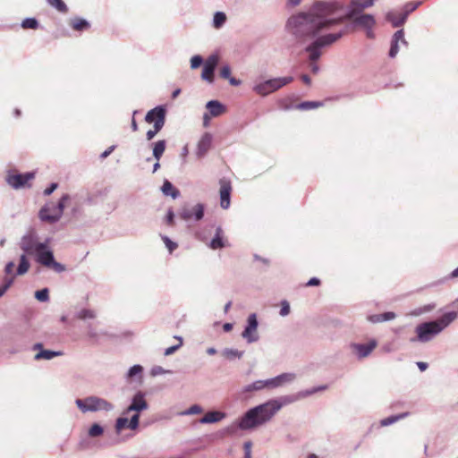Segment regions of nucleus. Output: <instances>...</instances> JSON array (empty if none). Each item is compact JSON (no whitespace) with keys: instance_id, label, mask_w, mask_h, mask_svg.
<instances>
[{"instance_id":"1","label":"nucleus","mask_w":458,"mask_h":458,"mask_svg":"<svg viewBox=\"0 0 458 458\" xmlns=\"http://www.w3.org/2000/svg\"><path fill=\"white\" fill-rule=\"evenodd\" d=\"M344 5L337 1L316 2L308 12H301L288 19V27L299 38H307L330 30L345 21L363 29L374 27L376 20L372 14L344 13Z\"/></svg>"},{"instance_id":"2","label":"nucleus","mask_w":458,"mask_h":458,"mask_svg":"<svg viewBox=\"0 0 458 458\" xmlns=\"http://www.w3.org/2000/svg\"><path fill=\"white\" fill-rule=\"evenodd\" d=\"M327 388L326 385L298 392L296 394L282 395L249 409L237 421V428L250 430L268 423L276 414L288 404L307 398Z\"/></svg>"},{"instance_id":"3","label":"nucleus","mask_w":458,"mask_h":458,"mask_svg":"<svg viewBox=\"0 0 458 458\" xmlns=\"http://www.w3.org/2000/svg\"><path fill=\"white\" fill-rule=\"evenodd\" d=\"M285 30L287 32L296 40L299 44H306L310 42L305 48L304 51L308 54V60L310 61V68L313 73H318L319 71L318 65L316 62L322 55V48L331 46L332 44L338 41L344 35L346 34V28H341L335 32L329 33H320L316 36L309 37L307 38H299L294 34L292 33L290 28L288 27V21L285 24Z\"/></svg>"},{"instance_id":"4","label":"nucleus","mask_w":458,"mask_h":458,"mask_svg":"<svg viewBox=\"0 0 458 458\" xmlns=\"http://www.w3.org/2000/svg\"><path fill=\"white\" fill-rule=\"evenodd\" d=\"M148 409V403L146 400V394L142 391H137L131 399V403L123 411V416L115 421V430L121 432L124 428L135 430L140 425V412Z\"/></svg>"},{"instance_id":"5","label":"nucleus","mask_w":458,"mask_h":458,"mask_svg":"<svg viewBox=\"0 0 458 458\" xmlns=\"http://www.w3.org/2000/svg\"><path fill=\"white\" fill-rule=\"evenodd\" d=\"M457 318L455 311H449L443 314L436 320L422 322L415 327L416 336L411 342L422 344L432 341L437 335L443 332Z\"/></svg>"},{"instance_id":"6","label":"nucleus","mask_w":458,"mask_h":458,"mask_svg":"<svg viewBox=\"0 0 458 458\" xmlns=\"http://www.w3.org/2000/svg\"><path fill=\"white\" fill-rule=\"evenodd\" d=\"M49 242L50 239H47L38 245V250L34 253L36 261L47 268L53 269L56 273H63L66 270V267L55 259L54 251L49 247Z\"/></svg>"},{"instance_id":"7","label":"nucleus","mask_w":458,"mask_h":458,"mask_svg":"<svg viewBox=\"0 0 458 458\" xmlns=\"http://www.w3.org/2000/svg\"><path fill=\"white\" fill-rule=\"evenodd\" d=\"M293 81L292 76L277 77L257 82L252 87V90L261 97H266Z\"/></svg>"},{"instance_id":"8","label":"nucleus","mask_w":458,"mask_h":458,"mask_svg":"<svg viewBox=\"0 0 458 458\" xmlns=\"http://www.w3.org/2000/svg\"><path fill=\"white\" fill-rule=\"evenodd\" d=\"M165 114H166V109L164 106H157L147 113V114L145 116V121L148 123H152V122H153L152 116L153 115L156 114L157 116V121H155V123L153 126L154 129L148 131L146 133V137H147L148 140H151L157 135V133L158 131H160L161 129L164 127L165 122Z\"/></svg>"},{"instance_id":"9","label":"nucleus","mask_w":458,"mask_h":458,"mask_svg":"<svg viewBox=\"0 0 458 458\" xmlns=\"http://www.w3.org/2000/svg\"><path fill=\"white\" fill-rule=\"evenodd\" d=\"M70 199L68 194H64L62 198L59 199V202L55 207V213L48 214L51 211V207L49 204H46L43 206L39 212L38 217L41 221L47 222L50 224H55L60 220L63 216L64 210L65 208V202Z\"/></svg>"},{"instance_id":"10","label":"nucleus","mask_w":458,"mask_h":458,"mask_svg":"<svg viewBox=\"0 0 458 458\" xmlns=\"http://www.w3.org/2000/svg\"><path fill=\"white\" fill-rule=\"evenodd\" d=\"M420 4V1L407 3L403 7V13H400L399 20H395V13L394 12H388L386 14V20L391 22L392 25L395 28L401 27L405 23L409 14L415 11Z\"/></svg>"},{"instance_id":"11","label":"nucleus","mask_w":458,"mask_h":458,"mask_svg":"<svg viewBox=\"0 0 458 458\" xmlns=\"http://www.w3.org/2000/svg\"><path fill=\"white\" fill-rule=\"evenodd\" d=\"M259 322L257 318V315L252 313L249 315L247 318V324L244 327V330L242 333V337L247 341L248 344H252L257 342L259 339V335L258 333Z\"/></svg>"},{"instance_id":"12","label":"nucleus","mask_w":458,"mask_h":458,"mask_svg":"<svg viewBox=\"0 0 458 458\" xmlns=\"http://www.w3.org/2000/svg\"><path fill=\"white\" fill-rule=\"evenodd\" d=\"M205 206L198 203L192 207L184 206L182 208L179 216L184 221H200L204 216Z\"/></svg>"},{"instance_id":"13","label":"nucleus","mask_w":458,"mask_h":458,"mask_svg":"<svg viewBox=\"0 0 458 458\" xmlns=\"http://www.w3.org/2000/svg\"><path fill=\"white\" fill-rule=\"evenodd\" d=\"M219 64V56L216 54L210 55L203 63L201 79L208 83L214 82V72Z\"/></svg>"},{"instance_id":"14","label":"nucleus","mask_w":458,"mask_h":458,"mask_svg":"<svg viewBox=\"0 0 458 458\" xmlns=\"http://www.w3.org/2000/svg\"><path fill=\"white\" fill-rule=\"evenodd\" d=\"M35 176L34 173L28 172L25 174H8L6 177V182L13 189L19 190L24 188L28 182L33 179Z\"/></svg>"},{"instance_id":"15","label":"nucleus","mask_w":458,"mask_h":458,"mask_svg":"<svg viewBox=\"0 0 458 458\" xmlns=\"http://www.w3.org/2000/svg\"><path fill=\"white\" fill-rule=\"evenodd\" d=\"M377 345V340L371 339L368 344H352L351 348L359 359H364L370 355Z\"/></svg>"},{"instance_id":"16","label":"nucleus","mask_w":458,"mask_h":458,"mask_svg":"<svg viewBox=\"0 0 458 458\" xmlns=\"http://www.w3.org/2000/svg\"><path fill=\"white\" fill-rule=\"evenodd\" d=\"M36 238L31 234L23 235L20 241L19 246L25 255H32L38 250V245L40 244Z\"/></svg>"},{"instance_id":"17","label":"nucleus","mask_w":458,"mask_h":458,"mask_svg":"<svg viewBox=\"0 0 458 458\" xmlns=\"http://www.w3.org/2000/svg\"><path fill=\"white\" fill-rule=\"evenodd\" d=\"M231 183L225 180L220 181V206L223 209H227L231 203Z\"/></svg>"},{"instance_id":"18","label":"nucleus","mask_w":458,"mask_h":458,"mask_svg":"<svg viewBox=\"0 0 458 458\" xmlns=\"http://www.w3.org/2000/svg\"><path fill=\"white\" fill-rule=\"evenodd\" d=\"M212 135L209 132H205L197 145L196 156L198 158L204 157L208 152L212 144Z\"/></svg>"},{"instance_id":"19","label":"nucleus","mask_w":458,"mask_h":458,"mask_svg":"<svg viewBox=\"0 0 458 458\" xmlns=\"http://www.w3.org/2000/svg\"><path fill=\"white\" fill-rule=\"evenodd\" d=\"M374 1L375 0H351L348 11H344V13H351V16H353V14H360L363 10L372 6L374 4Z\"/></svg>"},{"instance_id":"20","label":"nucleus","mask_w":458,"mask_h":458,"mask_svg":"<svg viewBox=\"0 0 458 458\" xmlns=\"http://www.w3.org/2000/svg\"><path fill=\"white\" fill-rule=\"evenodd\" d=\"M227 246V240L225 237L224 230L221 226H217L216 228V233L210 242L208 243V247L212 250L223 249Z\"/></svg>"},{"instance_id":"21","label":"nucleus","mask_w":458,"mask_h":458,"mask_svg":"<svg viewBox=\"0 0 458 458\" xmlns=\"http://www.w3.org/2000/svg\"><path fill=\"white\" fill-rule=\"evenodd\" d=\"M402 42L403 44L404 45H407V42L404 38V31L403 30H397L393 38H392V40H391V47H390V50H389V56L390 57H394L398 51H399V42Z\"/></svg>"},{"instance_id":"22","label":"nucleus","mask_w":458,"mask_h":458,"mask_svg":"<svg viewBox=\"0 0 458 458\" xmlns=\"http://www.w3.org/2000/svg\"><path fill=\"white\" fill-rule=\"evenodd\" d=\"M69 26L75 31L82 32L89 30L90 23L84 18L72 17L68 21Z\"/></svg>"},{"instance_id":"23","label":"nucleus","mask_w":458,"mask_h":458,"mask_svg":"<svg viewBox=\"0 0 458 458\" xmlns=\"http://www.w3.org/2000/svg\"><path fill=\"white\" fill-rule=\"evenodd\" d=\"M93 412L100 411H111L114 409V404L104 398L93 395Z\"/></svg>"},{"instance_id":"24","label":"nucleus","mask_w":458,"mask_h":458,"mask_svg":"<svg viewBox=\"0 0 458 458\" xmlns=\"http://www.w3.org/2000/svg\"><path fill=\"white\" fill-rule=\"evenodd\" d=\"M206 107L211 116L216 117L225 112V106L218 100H210L206 104Z\"/></svg>"},{"instance_id":"25","label":"nucleus","mask_w":458,"mask_h":458,"mask_svg":"<svg viewBox=\"0 0 458 458\" xmlns=\"http://www.w3.org/2000/svg\"><path fill=\"white\" fill-rule=\"evenodd\" d=\"M226 417V414L222 411H213L205 414L200 420L201 424L216 423Z\"/></svg>"},{"instance_id":"26","label":"nucleus","mask_w":458,"mask_h":458,"mask_svg":"<svg viewBox=\"0 0 458 458\" xmlns=\"http://www.w3.org/2000/svg\"><path fill=\"white\" fill-rule=\"evenodd\" d=\"M142 374H143V367L141 365L136 364L128 369V371L125 375V378L127 381H131V382L136 381V380L140 381L142 378Z\"/></svg>"},{"instance_id":"27","label":"nucleus","mask_w":458,"mask_h":458,"mask_svg":"<svg viewBox=\"0 0 458 458\" xmlns=\"http://www.w3.org/2000/svg\"><path fill=\"white\" fill-rule=\"evenodd\" d=\"M409 415H410V412H408V411L402 412V413H399L396 415H391L389 417L380 420L378 422V427L391 426V425L400 421L401 420L407 418Z\"/></svg>"},{"instance_id":"28","label":"nucleus","mask_w":458,"mask_h":458,"mask_svg":"<svg viewBox=\"0 0 458 458\" xmlns=\"http://www.w3.org/2000/svg\"><path fill=\"white\" fill-rule=\"evenodd\" d=\"M75 403L81 412H83V413H86L89 411L93 412V404H94L93 395L88 396L83 399L78 398L75 400Z\"/></svg>"},{"instance_id":"29","label":"nucleus","mask_w":458,"mask_h":458,"mask_svg":"<svg viewBox=\"0 0 458 458\" xmlns=\"http://www.w3.org/2000/svg\"><path fill=\"white\" fill-rule=\"evenodd\" d=\"M262 390H265L264 388V382H263V379H259V380H256L250 384H248L246 386H244L242 390H241V393L242 394H252L254 392H259V391H262Z\"/></svg>"},{"instance_id":"30","label":"nucleus","mask_w":458,"mask_h":458,"mask_svg":"<svg viewBox=\"0 0 458 458\" xmlns=\"http://www.w3.org/2000/svg\"><path fill=\"white\" fill-rule=\"evenodd\" d=\"M162 193L165 196H171L174 199L180 196V191L177 190L171 182L165 180L161 187Z\"/></svg>"},{"instance_id":"31","label":"nucleus","mask_w":458,"mask_h":458,"mask_svg":"<svg viewBox=\"0 0 458 458\" xmlns=\"http://www.w3.org/2000/svg\"><path fill=\"white\" fill-rule=\"evenodd\" d=\"M244 354L243 351H239L233 348H225L221 352V355L225 357L226 360L232 361L235 360H241Z\"/></svg>"},{"instance_id":"32","label":"nucleus","mask_w":458,"mask_h":458,"mask_svg":"<svg viewBox=\"0 0 458 458\" xmlns=\"http://www.w3.org/2000/svg\"><path fill=\"white\" fill-rule=\"evenodd\" d=\"M63 354L62 352H56L52 350H41L35 356V360H50L55 357L61 356Z\"/></svg>"},{"instance_id":"33","label":"nucleus","mask_w":458,"mask_h":458,"mask_svg":"<svg viewBox=\"0 0 458 458\" xmlns=\"http://www.w3.org/2000/svg\"><path fill=\"white\" fill-rule=\"evenodd\" d=\"M166 147V142L164 140H158L153 145V157L157 161H160Z\"/></svg>"},{"instance_id":"34","label":"nucleus","mask_w":458,"mask_h":458,"mask_svg":"<svg viewBox=\"0 0 458 458\" xmlns=\"http://www.w3.org/2000/svg\"><path fill=\"white\" fill-rule=\"evenodd\" d=\"M227 17L224 12H216L213 16L212 25L216 30L221 29L226 22Z\"/></svg>"},{"instance_id":"35","label":"nucleus","mask_w":458,"mask_h":458,"mask_svg":"<svg viewBox=\"0 0 458 458\" xmlns=\"http://www.w3.org/2000/svg\"><path fill=\"white\" fill-rule=\"evenodd\" d=\"M276 377L280 387L292 384L296 379V374L293 372L282 373Z\"/></svg>"},{"instance_id":"36","label":"nucleus","mask_w":458,"mask_h":458,"mask_svg":"<svg viewBox=\"0 0 458 458\" xmlns=\"http://www.w3.org/2000/svg\"><path fill=\"white\" fill-rule=\"evenodd\" d=\"M30 262L25 254H21L20 257V262L16 270L17 276H22L26 274L30 269Z\"/></svg>"},{"instance_id":"37","label":"nucleus","mask_w":458,"mask_h":458,"mask_svg":"<svg viewBox=\"0 0 458 458\" xmlns=\"http://www.w3.org/2000/svg\"><path fill=\"white\" fill-rule=\"evenodd\" d=\"M75 317L83 321L90 320L96 318V312L93 310L81 309L76 312Z\"/></svg>"},{"instance_id":"38","label":"nucleus","mask_w":458,"mask_h":458,"mask_svg":"<svg viewBox=\"0 0 458 458\" xmlns=\"http://www.w3.org/2000/svg\"><path fill=\"white\" fill-rule=\"evenodd\" d=\"M47 3L54 8H55L58 12L66 13L68 12V7L63 0H47Z\"/></svg>"},{"instance_id":"39","label":"nucleus","mask_w":458,"mask_h":458,"mask_svg":"<svg viewBox=\"0 0 458 458\" xmlns=\"http://www.w3.org/2000/svg\"><path fill=\"white\" fill-rule=\"evenodd\" d=\"M321 106H322V103L318 102V101H304V102L300 103L297 106V108L300 110H310V109H314V108L319 107Z\"/></svg>"},{"instance_id":"40","label":"nucleus","mask_w":458,"mask_h":458,"mask_svg":"<svg viewBox=\"0 0 458 458\" xmlns=\"http://www.w3.org/2000/svg\"><path fill=\"white\" fill-rule=\"evenodd\" d=\"M86 332L87 336L94 341H97L99 338V335H102V333L97 331L96 327L91 323L87 325Z\"/></svg>"},{"instance_id":"41","label":"nucleus","mask_w":458,"mask_h":458,"mask_svg":"<svg viewBox=\"0 0 458 458\" xmlns=\"http://www.w3.org/2000/svg\"><path fill=\"white\" fill-rule=\"evenodd\" d=\"M202 411H203V409L201 408V406H199L198 404H193L189 409L182 411L179 412L178 414L181 416L194 415V414H199Z\"/></svg>"},{"instance_id":"42","label":"nucleus","mask_w":458,"mask_h":458,"mask_svg":"<svg viewBox=\"0 0 458 458\" xmlns=\"http://www.w3.org/2000/svg\"><path fill=\"white\" fill-rule=\"evenodd\" d=\"M23 29L36 30L38 27V21L35 18H26L21 22Z\"/></svg>"},{"instance_id":"43","label":"nucleus","mask_w":458,"mask_h":458,"mask_svg":"<svg viewBox=\"0 0 458 458\" xmlns=\"http://www.w3.org/2000/svg\"><path fill=\"white\" fill-rule=\"evenodd\" d=\"M264 388L267 390H272L280 387L278 384L277 377L263 379Z\"/></svg>"},{"instance_id":"44","label":"nucleus","mask_w":458,"mask_h":458,"mask_svg":"<svg viewBox=\"0 0 458 458\" xmlns=\"http://www.w3.org/2000/svg\"><path fill=\"white\" fill-rule=\"evenodd\" d=\"M35 298L42 302H46L49 300V291L47 288H43L35 292Z\"/></svg>"},{"instance_id":"45","label":"nucleus","mask_w":458,"mask_h":458,"mask_svg":"<svg viewBox=\"0 0 458 458\" xmlns=\"http://www.w3.org/2000/svg\"><path fill=\"white\" fill-rule=\"evenodd\" d=\"M3 285L0 286V298L6 293L14 282L13 276L4 277Z\"/></svg>"},{"instance_id":"46","label":"nucleus","mask_w":458,"mask_h":458,"mask_svg":"<svg viewBox=\"0 0 458 458\" xmlns=\"http://www.w3.org/2000/svg\"><path fill=\"white\" fill-rule=\"evenodd\" d=\"M103 428L98 423H94L89 429V435L92 437H98L103 434Z\"/></svg>"},{"instance_id":"47","label":"nucleus","mask_w":458,"mask_h":458,"mask_svg":"<svg viewBox=\"0 0 458 458\" xmlns=\"http://www.w3.org/2000/svg\"><path fill=\"white\" fill-rule=\"evenodd\" d=\"M161 238L170 253L178 247L177 243L173 242L169 237L162 235Z\"/></svg>"},{"instance_id":"48","label":"nucleus","mask_w":458,"mask_h":458,"mask_svg":"<svg viewBox=\"0 0 458 458\" xmlns=\"http://www.w3.org/2000/svg\"><path fill=\"white\" fill-rule=\"evenodd\" d=\"M204 63L203 58L199 55H195L191 56L190 60L191 68L192 70L199 68Z\"/></svg>"},{"instance_id":"49","label":"nucleus","mask_w":458,"mask_h":458,"mask_svg":"<svg viewBox=\"0 0 458 458\" xmlns=\"http://www.w3.org/2000/svg\"><path fill=\"white\" fill-rule=\"evenodd\" d=\"M290 304L287 301H281V309H280V311H279V314L282 316V317H285L287 315H289L290 313Z\"/></svg>"},{"instance_id":"50","label":"nucleus","mask_w":458,"mask_h":458,"mask_svg":"<svg viewBox=\"0 0 458 458\" xmlns=\"http://www.w3.org/2000/svg\"><path fill=\"white\" fill-rule=\"evenodd\" d=\"M176 338L180 341L179 344H177V345H173V346H170V347L166 348V349L165 350V356H169V355L173 354V353H174V352H176V351L180 348V346L182 344V337H176Z\"/></svg>"},{"instance_id":"51","label":"nucleus","mask_w":458,"mask_h":458,"mask_svg":"<svg viewBox=\"0 0 458 458\" xmlns=\"http://www.w3.org/2000/svg\"><path fill=\"white\" fill-rule=\"evenodd\" d=\"M220 76L228 80L231 77V67L228 64L223 65L220 69Z\"/></svg>"},{"instance_id":"52","label":"nucleus","mask_w":458,"mask_h":458,"mask_svg":"<svg viewBox=\"0 0 458 458\" xmlns=\"http://www.w3.org/2000/svg\"><path fill=\"white\" fill-rule=\"evenodd\" d=\"M171 371L169 370H165V369H163L161 366H155L151 369V375L152 376H158V375H162V374H165V373H170Z\"/></svg>"},{"instance_id":"53","label":"nucleus","mask_w":458,"mask_h":458,"mask_svg":"<svg viewBox=\"0 0 458 458\" xmlns=\"http://www.w3.org/2000/svg\"><path fill=\"white\" fill-rule=\"evenodd\" d=\"M165 223L168 225H173L174 223V212L172 208H169L167 210L166 216H165Z\"/></svg>"},{"instance_id":"54","label":"nucleus","mask_w":458,"mask_h":458,"mask_svg":"<svg viewBox=\"0 0 458 458\" xmlns=\"http://www.w3.org/2000/svg\"><path fill=\"white\" fill-rule=\"evenodd\" d=\"M382 318H383L382 314H373V315L368 316V318H367L368 321H369L370 323H373V324L382 323L383 322Z\"/></svg>"},{"instance_id":"55","label":"nucleus","mask_w":458,"mask_h":458,"mask_svg":"<svg viewBox=\"0 0 458 458\" xmlns=\"http://www.w3.org/2000/svg\"><path fill=\"white\" fill-rule=\"evenodd\" d=\"M15 264L13 261H9L5 264V267H4V273L7 275V276H14L13 275V267H14Z\"/></svg>"},{"instance_id":"56","label":"nucleus","mask_w":458,"mask_h":458,"mask_svg":"<svg viewBox=\"0 0 458 458\" xmlns=\"http://www.w3.org/2000/svg\"><path fill=\"white\" fill-rule=\"evenodd\" d=\"M382 318H382L383 322L390 321L396 318V314L393 311H387V312L382 313Z\"/></svg>"},{"instance_id":"57","label":"nucleus","mask_w":458,"mask_h":458,"mask_svg":"<svg viewBox=\"0 0 458 458\" xmlns=\"http://www.w3.org/2000/svg\"><path fill=\"white\" fill-rule=\"evenodd\" d=\"M58 187L56 182H52L47 189L44 191V194L46 196L51 195Z\"/></svg>"},{"instance_id":"58","label":"nucleus","mask_w":458,"mask_h":458,"mask_svg":"<svg viewBox=\"0 0 458 458\" xmlns=\"http://www.w3.org/2000/svg\"><path fill=\"white\" fill-rule=\"evenodd\" d=\"M115 148V146L113 145V146H110L109 148H107L101 155H100V157L101 158H106Z\"/></svg>"},{"instance_id":"59","label":"nucleus","mask_w":458,"mask_h":458,"mask_svg":"<svg viewBox=\"0 0 458 458\" xmlns=\"http://www.w3.org/2000/svg\"><path fill=\"white\" fill-rule=\"evenodd\" d=\"M319 284H320V280L317 277L310 278L307 283V286H318Z\"/></svg>"},{"instance_id":"60","label":"nucleus","mask_w":458,"mask_h":458,"mask_svg":"<svg viewBox=\"0 0 458 458\" xmlns=\"http://www.w3.org/2000/svg\"><path fill=\"white\" fill-rule=\"evenodd\" d=\"M301 1L302 0H287L286 3H287V5H289V6L296 7L301 4Z\"/></svg>"},{"instance_id":"61","label":"nucleus","mask_w":458,"mask_h":458,"mask_svg":"<svg viewBox=\"0 0 458 458\" xmlns=\"http://www.w3.org/2000/svg\"><path fill=\"white\" fill-rule=\"evenodd\" d=\"M417 366L420 371H425L428 367V363L423 362V361H418Z\"/></svg>"},{"instance_id":"62","label":"nucleus","mask_w":458,"mask_h":458,"mask_svg":"<svg viewBox=\"0 0 458 458\" xmlns=\"http://www.w3.org/2000/svg\"><path fill=\"white\" fill-rule=\"evenodd\" d=\"M228 81H229V83L233 86H239L241 84L240 80H237L232 76L228 79Z\"/></svg>"},{"instance_id":"63","label":"nucleus","mask_w":458,"mask_h":458,"mask_svg":"<svg viewBox=\"0 0 458 458\" xmlns=\"http://www.w3.org/2000/svg\"><path fill=\"white\" fill-rule=\"evenodd\" d=\"M189 154V148H188V145H185L183 146V148H182V151H181V157L185 159V157H187V155Z\"/></svg>"},{"instance_id":"64","label":"nucleus","mask_w":458,"mask_h":458,"mask_svg":"<svg viewBox=\"0 0 458 458\" xmlns=\"http://www.w3.org/2000/svg\"><path fill=\"white\" fill-rule=\"evenodd\" d=\"M372 29H373V27H369V28L364 29L366 30V36L369 38H374V32H373Z\"/></svg>"}]
</instances>
